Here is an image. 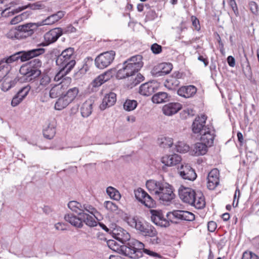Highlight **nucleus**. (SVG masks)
Listing matches in <instances>:
<instances>
[{"label":"nucleus","mask_w":259,"mask_h":259,"mask_svg":"<svg viewBox=\"0 0 259 259\" xmlns=\"http://www.w3.org/2000/svg\"><path fill=\"white\" fill-rule=\"evenodd\" d=\"M96 211V210L93 214H91L92 215L88 214L89 212L87 211H83L81 213H79V216L81 217L82 223H84L86 225L90 227L96 226L98 224V222L95 219L96 217L94 213Z\"/></svg>","instance_id":"393cba45"},{"label":"nucleus","mask_w":259,"mask_h":259,"mask_svg":"<svg viewBox=\"0 0 259 259\" xmlns=\"http://www.w3.org/2000/svg\"><path fill=\"white\" fill-rule=\"evenodd\" d=\"M173 144L172 139L171 138H164V141L161 142V144L163 145V147L167 146V147H170Z\"/></svg>","instance_id":"338daca9"},{"label":"nucleus","mask_w":259,"mask_h":259,"mask_svg":"<svg viewBox=\"0 0 259 259\" xmlns=\"http://www.w3.org/2000/svg\"><path fill=\"white\" fill-rule=\"evenodd\" d=\"M162 64L160 63L156 66H155L151 70L152 74L155 77H159L162 76Z\"/></svg>","instance_id":"49530a36"},{"label":"nucleus","mask_w":259,"mask_h":259,"mask_svg":"<svg viewBox=\"0 0 259 259\" xmlns=\"http://www.w3.org/2000/svg\"><path fill=\"white\" fill-rule=\"evenodd\" d=\"M197 92L196 88L193 85L183 86L177 90V94L185 98L192 97Z\"/></svg>","instance_id":"412c9836"},{"label":"nucleus","mask_w":259,"mask_h":259,"mask_svg":"<svg viewBox=\"0 0 259 259\" xmlns=\"http://www.w3.org/2000/svg\"><path fill=\"white\" fill-rule=\"evenodd\" d=\"M51 81V78L48 74L42 75L40 80V85L42 87H46Z\"/></svg>","instance_id":"864d4df0"},{"label":"nucleus","mask_w":259,"mask_h":259,"mask_svg":"<svg viewBox=\"0 0 259 259\" xmlns=\"http://www.w3.org/2000/svg\"><path fill=\"white\" fill-rule=\"evenodd\" d=\"M33 30L31 23H27L10 29L6 36L8 38L12 39H23L31 36L33 33Z\"/></svg>","instance_id":"39448f33"},{"label":"nucleus","mask_w":259,"mask_h":259,"mask_svg":"<svg viewBox=\"0 0 259 259\" xmlns=\"http://www.w3.org/2000/svg\"><path fill=\"white\" fill-rule=\"evenodd\" d=\"M151 50L154 54H158L162 52V47L156 44H153L151 46Z\"/></svg>","instance_id":"4d7b16f0"},{"label":"nucleus","mask_w":259,"mask_h":259,"mask_svg":"<svg viewBox=\"0 0 259 259\" xmlns=\"http://www.w3.org/2000/svg\"><path fill=\"white\" fill-rule=\"evenodd\" d=\"M64 219L75 227L81 228L83 227L80 216L77 217L72 213H68L64 216Z\"/></svg>","instance_id":"c85d7f7f"},{"label":"nucleus","mask_w":259,"mask_h":259,"mask_svg":"<svg viewBox=\"0 0 259 259\" xmlns=\"http://www.w3.org/2000/svg\"><path fill=\"white\" fill-rule=\"evenodd\" d=\"M107 194L111 198L118 200L120 198V194L118 190L112 187H108L106 189Z\"/></svg>","instance_id":"a19ab883"},{"label":"nucleus","mask_w":259,"mask_h":259,"mask_svg":"<svg viewBox=\"0 0 259 259\" xmlns=\"http://www.w3.org/2000/svg\"><path fill=\"white\" fill-rule=\"evenodd\" d=\"M140 69L131 63H126L125 61L123 63L122 68L120 69L116 73V77L118 79L125 78L132 76L139 71Z\"/></svg>","instance_id":"9b49d317"},{"label":"nucleus","mask_w":259,"mask_h":259,"mask_svg":"<svg viewBox=\"0 0 259 259\" xmlns=\"http://www.w3.org/2000/svg\"><path fill=\"white\" fill-rule=\"evenodd\" d=\"M162 76L165 75L171 71L172 69V65L169 63H162Z\"/></svg>","instance_id":"8fccbe9b"},{"label":"nucleus","mask_w":259,"mask_h":259,"mask_svg":"<svg viewBox=\"0 0 259 259\" xmlns=\"http://www.w3.org/2000/svg\"><path fill=\"white\" fill-rule=\"evenodd\" d=\"M144 244L135 239H131L128 241L120 245V253L134 259H138L143 256L142 249Z\"/></svg>","instance_id":"f03ea898"},{"label":"nucleus","mask_w":259,"mask_h":259,"mask_svg":"<svg viewBox=\"0 0 259 259\" xmlns=\"http://www.w3.org/2000/svg\"><path fill=\"white\" fill-rule=\"evenodd\" d=\"M127 223L130 226L135 228L142 234L146 230V226L147 227L149 224L146 222H142L135 218H128Z\"/></svg>","instance_id":"cd10ccee"},{"label":"nucleus","mask_w":259,"mask_h":259,"mask_svg":"<svg viewBox=\"0 0 259 259\" xmlns=\"http://www.w3.org/2000/svg\"><path fill=\"white\" fill-rule=\"evenodd\" d=\"M136 199L148 208H153L156 206V202L152 197L141 188L135 191Z\"/></svg>","instance_id":"1a4fd4ad"},{"label":"nucleus","mask_w":259,"mask_h":259,"mask_svg":"<svg viewBox=\"0 0 259 259\" xmlns=\"http://www.w3.org/2000/svg\"><path fill=\"white\" fill-rule=\"evenodd\" d=\"M157 89L154 83L151 81L142 84L139 88V93L144 96H149L152 95Z\"/></svg>","instance_id":"5701e85b"},{"label":"nucleus","mask_w":259,"mask_h":259,"mask_svg":"<svg viewBox=\"0 0 259 259\" xmlns=\"http://www.w3.org/2000/svg\"><path fill=\"white\" fill-rule=\"evenodd\" d=\"M168 94L165 92H158L154 95L152 100L154 103L160 104L168 101Z\"/></svg>","instance_id":"4c0bfd02"},{"label":"nucleus","mask_w":259,"mask_h":259,"mask_svg":"<svg viewBox=\"0 0 259 259\" xmlns=\"http://www.w3.org/2000/svg\"><path fill=\"white\" fill-rule=\"evenodd\" d=\"M142 250H143V251L142 252H145L147 254H148V255L152 256H156V257H158L159 258L161 257L160 255H159V254L157 253L156 252H154L152 251H150V250H149L148 249H145L144 248L143 249H142Z\"/></svg>","instance_id":"774afa93"},{"label":"nucleus","mask_w":259,"mask_h":259,"mask_svg":"<svg viewBox=\"0 0 259 259\" xmlns=\"http://www.w3.org/2000/svg\"><path fill=\"white\" fill-rule=\"evenodd\" d=\"M250 10L254 15L258 14V6L254 2H251L249 4Z\"/></svg>","instance_id":"680f3d73"},{"label":"nucleus","mask_w":259,"mask_h":259,"mask_svg":"<svg viewBox=\"0 0 259 259\" xmlns=\"http://www.w3.org/2000/svg\"><path fill=\"white\" fill-rule=\"evenodd\" d=\"M206 116L205 115H202L201 116H197L195 118L192 125V132L194 134H199L200 135L203 132L206 126H209L210 125H205Z\"/></svg>","instance_id":"dca6fc26"},{"label":"nucleus","mask_w":259,"mask_h":259,"mask_svg":"<svg viewBox=\"0 0 259 259\" xmlns=\"http://www.w3.org/2000/svg\"><path fill=\"white\" fill-rule=\"evenodd\" d=\"M22 10H23V9L19 7L18 8L11 10V8L9 7V8L6 9L4 11H3V12L1 13V15L2 16H4L3 14H5L7 11H8L7 13V14H5V16H12V15L19 13Z\"/></svg>","instance_id":"a18cd8bd"},{"label":"nucleus","mask_w":259,"mask_h":259,"mask_svg":"<svg viewBox=\"0 0 259 259\" xmlns=\"http://www.w3.org/2000/svg\"><path fill=\"white\" fill-rule=\"evenodd\" d=\"M60 70L56 74L54 77V80L56 81H58L61 80L63 77H64L66 75L68 74L70 71H67L65 69H63L61 67H59Z\"/></svg>","instance_id":"de8ad7c7"},{"label":"nucleus","mask_w":259,"mask_h":259,"mask_svg":"<svg viewBox=\"0 0 259 259\" xmlns=\"http://www.w3.org/2000/svg\"><path fill=\"white\" fill-rule=\"evenodd\" d=\"M166 217L169 222L177 224L179 221H192L195 219L194 214L188 211L176 210L167 213Z\"/></svg>","instance_id":"423d86ee"},{"label":"nucleus","mask_w":259,"mask_h":259,"mask_svg":"<svg viewBox=\"0 0 259 259\" xmlns=\"http://www.w3.org/2000/svg\"><path fill=\"white\" fill-rule=\"evenodd\" d=\"M189 147L184 143H180L176 146V150L180 153H185L189 150Z\"/></svg>","instance_id":"5fc2aeb1"},{"label":"nucleus","mask_w":259,"mask_h":259,"mask_svg":"<svg viewBox=\"0 0 259 259\" xmlns=\"http://www.w3.org/2000/svg\"><path fill=\"white\" fill-rule=\"evenodd\" d=\"M217 227V223L214 221H209L207 224V228L209 232H214L215 230Z\"/></svg>","instance_id":"0e129e2a"},{"label":"nucleus","mask_w":259,"mask_h":259,"mask_svg":"<svg viewBox=\"0 0 259 259\" xmlns=\"http://www.w3.org/2000/svg\"><path fill=\"white\" fill-rule=\"evenodd\" d=\"M162 184V183L161 182H157L153 180H150L147 181L146 185L148 190L151 193L153 192L155 195H156V191H158L159 187L161 186Z\"/></svg>","instance_id":"e433bc0d"},{"label":"nucleus","mask_w":259,"mask_h":259,"mask_svg":"<svg viewBox=\"0 0 259 259\" xmlns=\"http://www.w3.org/2000/svg\"><path fill=\"white\" fill-rule=\"evenodd\" d=\"M180 77L179 72H175L166 79L164 86L169 90H175L180 84L179 79Z\"/></svg>","instance_id":"aec40b11"},{"label":"nucleus","mask_w":259,"mask_h":259,"mask_svg":"<svg viewBox=\"0 0 259 259\" xmlns=\"http://www.w3.org/2000/svg\"><path fill=\"white\" fill-rule=\"evenodd\" d=\"M93 102L92 100H88L84 102L81 108L80 112L83 117H89L92 112Z\"/></svg>","instance_id":"473e14b6"},{"label":"nucleus","mask_w":259,"mask_h":259,"mask_svg":"<svg viewBox=\"0 0 259 259\" xmlns=\"http://www.w3.org/2000/svg\"><path fill=\"white\" fill-rule=\"evenodd\" d=\"M196 192L191 188L181 186L179 189V195L180 199L184 202L190 204L193 203Z\"/></svg>","instance_id":"4468645a"},{"label":"nucleus","mask_w":259,"mask_h":259,"mask_svg":"<svg viewBox=\"0 0 259 259\" xmlns=\"http://www.w3.org/2000/svg\"><path fill=\"white\" fill-rule=\"evenodd\" d=\"M155 196L163 203L170 202L175 197L172 186L166 183H162L159 186Z\"/></svg>","instance_id":"0eeeda50"},{"label":"nucleus","mask_w":259,"mask_h":259,"mask_svg":"<svg viewBox=\"0 0 259 259\" xmlns=\"http://www.w3.org/2000/svg\"><path fill=\"white\" fill-rule=\"evenodd\" d=\"M115 52L113 51L101 53L95 59L96 66L99 69H104L109 66L114 59Z\"/></svg>","instance_id":"6e6552de"},{"label":"nucleus","mask_w":259,"mask_h":259,"mask_svg":"<svg viewBox=\"0 0 259 259\" xmlns=\"http://www.w3.org/2000/svg\"><path fill=\"white\" fill-rule=\"evenodd\" d=\"M157 234V232L155 228L150 224H148L147 227L146 226V230L142 234L144 236L150 237H155Z\"/></svg>","instance_id":"79ce46f5"},{"label":"nucleus","mask_w":259,"mask_h":259,"mask_svg":"<svg viewBox=\"0 0 259 259\" xmlns=\"http://www.w3.org/2000/svg\"><path fill=\"white\" fill-rule=\"evenodd\" d=\"M204 130L203 132L200 134V141L206 146L210 147L213 144L215 137L214 130L212 126L210 125L209 126H206L205 130Z\"/></svg>","instance_id":"2eb2a0df"},{"label":"nucleus","mask_w":259,"mask_h":259,"mask_svg":"<svg viewBox=\"0 0 259 259\" xmlns=\"http://www.w3.org/2000/svg\"><path fill=\"white\" fill-rule=\"evenodd\" d=\"M142 60L143 57L142 55H136L129 58L126 61V63H131L132 65L137 67V68L140 69L143 66Z\"/></svg>","instance_id":"c9c22d12"},{"label":"nucleus","mask_w":259,"mask_h":259,"mask_svg":"<svg viewBox=\"0 0 259 259\" xmlns=\"http://www.w3.org/2000/svg\"><path fill=\"white\" fill-rule=\"evenodd\" d=\"M179 172L180 176L185 180L193 181L197 177L195 170L188 164L182 165Z\"/></svg>","instance_id":"f3484780"},{"label":"nucleus","mask_w":259,"mask_h":259,"mask_svg":"<svg viewBox=\"0 0 259 259\" xmlns=\"http://www.w3.org/2000/svg\"><path fill=\"white\" fill-rule=\"evenodd\" d=\"M63 30L61 28H55L46 32L44 35L45 42L37 45V48L47 46L50 44L55 42L62 35Z\"/></svg>","instance_id":"9d476101"},{"label":"nucleus","mask_w":259,"mask_h":259,"mask_svg":"<svg viewBox=\"0 0 259 259\" xmlns=\"http://www.w3.org/2000/svg\"><path fill=\"white\" fill-rule=\"evenodd\" d=\"M30 89V87L29 85L25 86L22 88L17 93V95L22 100H23L25 97L27 95Z\"/></svg>","instance_id":"09e8293b"},{"label":"nucleus","mask_w":259,"mask_h":259,"mask_svg":"<svg viewBox=\"0 0 259 259\" xmlns=\"http://www.w3.org/2000/svg\"><path fill=\"white\" fill-rule=\"evenodd\" d=\"M242 259H259V256L251 251H245L243 253Z\"/></svg>","instance_id":"3c124183"},{"label":"nucleus","mask_w":259,"mask_h":259,"mask_svg":"<svg viewBox=\"0 0 259 259\" xmlns=\"http://www.w3.org/2000/svg\"><path fill=\"white\" fill-rule=\"evenodd\" d=\"M151 221L156 225L162 227H167L169 226L168 220L164 217L161 210L151 209Z\"/></svg>","instance_id":"ddd939ff"},{"label":"nucleus","mask_w":259,"mask_h":259,"mask_svg":"<svg viewBox=\"0 0 259 259\" xmlns=\"http://www.w3.org/2000/svg\"><path fill=\"white\" fill-rule=\"evenodd\" d=\"M62 17H47V18L37 23H31L33 30L36 29L38 27L46 25H52L59 21Z\"/></svg>","instance_id":"72a5a7b5"},{"label":"nucleus","mask_w":259,"mask_h":259,"mask_svg":"<svg viewBox=\"0 0 259 259\" xmlns=\"http://www.w3.org/2000/svg\"><path fill=\"white\" fill-rule=\"evenodd\" d=\"M46 50L43 48H39L31 49L28 51H23L18 52L14 54L9 56L7 58L3 59L1 62L5 63V69L6 70V67L8 66L9 71H10L9 63L20 59L21 62H25L33 58L37 57L44 54Z\"/></svg>","instance_id":"f257e3e1"},{"label":"nucleus","mask_w":259,"mask_h":259,"mask_svg":"<svg viewBox=\"0 0 259 259\" xmlns=\"http://www.w3.org/2000/svg\"><path fill=\"white\" fill-rule=\"evenodd\" d=\"M208 147L202 142L197 143L194 146L193 152L195 156L203 155L207 152Z\"/></svg>","instance_id":"f704fd0d"},{"label":"nucleus","mask_w":259,"mask_h":259,"mask_svg":"<svg viewBox=\"0 0 259 259\" xmlns=\"http://www.w3.org/2000/svg\"><path fill=\"white\" fill-rule=\"evenodd\" d=\"M112 234L113 237L122 244L131 239L130 234L125 230L118 227L114 228L112 230Z\"/></svg>","instance_id":"6ab92c4d"},{"label":"nucleus","mask_w":259,"mask_h":259,"mask_svg":"<svg viewBox=\"0 0 259 259\" xmlns=\"http://www.w3.org/2000/svg\"><path fill=\"white\" fill-rule=\"evenodd\" d=\"M78 93V88L74 87L69 89L67 92L65 91V93L63 94V96L70 103L74 100Z\"/></svg>","instance_id":"58836bf2"},{"label":"nucleus","mask_w":259,"mask_h":259,"mask_svg":"<svg viewBox=\"0 0 259 259\" xmlns=\"http://www.w3.org/2000/svg\"><path fill=\"white\" fill-rule=\"evenodd\" d=\"M69 104V102L64 96H61L55 104V109L57 110H61L66 107Z\"/></svg>","instance_id":"ea45409f"},{"label":"nucleus","mask_w":259,"mask_h":259,"mask_svg":"<svg viewBox=\"0 0 259 259\" xmlns=\"http://www.w3.org/2000/svg\"><path fill=\"white\" fill-rule=\"evenodd\" d=\"M108 247L114 251H118L120 253V246L118 245L116 242L113 240H109L107 241Z\"/></svg>","instance_id":"603ef678"},{"label":"nucleus","mask_w":259,"mask_h":259,"mask_svg":"<svg viewBox=\"0 0 259 259\" xmlns=\"http://www.w3.org/2000/svg\"><path fill=\"white\" fill-rule=\"evenodd\" d=\"M144 77L141 74H138L135 79V80L133 82V86H136L137 84L144 80Z\"/></svg>","instance_id":"69168bd1"},{"label":"nucleus","mask_w":259,"mask_h":259,"mask_svg":"<svg viewBox=\"0 0 259 259\" xmlns=\"http://www.w3.org/2000/svg\"><path fill=\"white\" fill-rule=\"evenodd\" d=\"M137 105V102L135 100H126L123 104V108L125 110L131 111L134 110Z\"/></svg>","instance_id":"37998d69"},{"label":"nucleus","mask_w":259,"mask_h":259,"mask_svg":"<svg viewBox=\"0 0 259 259\" xmlns=\"http://www.w3.org/2000/svg\"><path fill=\"white\" fill-rule=\"evenodd\" d=\"M3 82L2 84V90L6 92L10 90L11 88L15 86L16 83L18 81V79L17 78L13 79L12 77L10 76L9 72L8 74H5V75L3 76V79L2 80Z\"/></svg>","instance_id":"a878e982"},{"label":"nucleus","mask_w":259,"mask_h":259,"mask_svg":"<svg viewBox=\"0 0 259 259\" xmlns=\"http://www.w3.org/2000/svg\"><path fill=\"white\" fill-rule=\"evenodd\" d=\"M42 65V62L39 58L31 60L28 65L21 68L20 71L26 77V79L31 81L41 74L39 68Z\"/></svg>","instance_id":"20e7f679"},{"label":"nucleus","mask_w":259,"mask_h":259,"mask_svg":"<svg viewBox=\"0 0 259 259\" xmlns=\"http://www.w3.org/2000/svg\"><path fill=\"white\" fill-rule=\"evenodd\" d=\"M62 83V82L59 84L55 85L50 90L49 94L51 98H59L63 96V94L65 93V88Z\"/></svg>","instance_id":"c756f323"},{"label":"nucleus","mask_w":259,"mask_h":259,"mask_svg":"<svg viewBox=\"0 0 259 259\" xmlns=\"http://www.w3.org/2000/svg\"><path fill=\"white\" fill-rule=\"evenodd\" d=\"M62 30H63V33H71L75 32L76 31V28L71 24L62 28Z\"/></svg>","instance_id":"052dcab7"},{"label":"nucleus","mask_w":259,"mask_h":259,"mask_svg":"<svg viewBox=\"0 0 259 259\" xmlns=\"http://www.w3.org/2000/svg\"><path fill=\"white\" fill-rule=\"evenodd\" d=\"M104 206L108 210L112 212L118 213V208L117 205L111 201H105L104 202Z\"/></svg>","instance_id":"c03bdc74"},{"label":"nucleus","mask_w":259,"mask_h":259,"mask_svg":"<svg viewBox=\"0 0 259 259\" xmlns=\"http://www.w3.org/2000/svg\"><path fill=\"white\" fill-rule=\"evenodd\" d=\"M182 108L179 103H169L165 105L162 108L163 113L167 116H171L177 113Z\"/></svg>","instance_id":"4be33fe9"},{"label":"nucleus","mask_w":259,"mask_h":259,"mask_svg":"<svg viewBox=\"0 0 259 259\" xmlns=\"http://www.w3.org/2000/svg\"><path fill=\"white\" fill-rule=\"evenodd\" d=\"M105 78L103 77V76L102 74L98 76L97 78H96L94 80V83L95 87L100 86L103 83L106 82L104 81Z\"/></svg>","instance_id":"bf43d9fd"},{"label":"nucleus","mask_w":259,"mask_h":259,"mask_svg":"<svg viewBox=\"0 0 259 259\" xmlns=\"http://www.w3.org/2000/svg\"><path fill=\"white\" fill-rule=\"evenodd\" d=\"M68 207L72 211L77 213L79 216V213H81L83 211H87L91 214H93L96 211V209L92 206L87 204L82 205L76 201H70L69 202Z\"/></svg>","instance_id":"f8f14e48"},{"label":"nucleus","mask_w":259,"mask_h":259,"mask_svg":"<svg viewBox=\"0 0 259 259\" xmlns=\"http://www.w3.org/2000/svg\"><path fill=\"white\" fill-rule=\"evenodd\" d=\"M192 18V28L197 31H199L200 29V25L199 20L197 17H191Z\"/></svg>","instance_id":"13d9d810"},{"label":"nucleus","mask_w":259,"mask_h":259,"mask_svg":"<svg viewBox=\"0 0 259 259\" xmlns=\"http://www.w3.org/2000/svg\"><path fill=\"white\" fill-rule=\"evenodd\" d=\"M115 70L114 69H110L108 70L107 71L104 72V73L102 74V75L103 76V77L105 78L104 81H108L109 80L113 75V74L115 73Z\"/></svg>","instance_id":"6e6d98bb"},{"label":"nucleus","mask_w":259,"mask_h":259,"mask_svg":"<svg viewBox=\"0 0 259 259\" xmlns=\"http://www.w3.org/2000/svg\"><path fill=\"white\" fill-rule=\"evenodd\" d=\"M74 49L69 47L63 50L56 58V65L66 71H71L75 64Z\"/></svg>","instance_id":"7ed1b4c3"},{"label":"nucleus","mask_w":259,"mask_h":259,"mask_svg":"<svg viewBox=\"0 0 259 259\" xmlns=\"http://www.w3.org/2000/svg\"><path fill=\"white\" fill-rule=\"evenodd\" d=\"M116 101V95L113 92L106 94L103 99L102 104L100 105L101 110L113 105Z\"/></svg>","instance_id":"b1692460"},{"label":"nucleus","mask_w":259,"mask_h":259,"mask_svg":"<svg viewBox=\"0 0 259 259\" xmlns=\"http://www.w3.org/2000/svg\"><path fill=\"white\" fill-rule=\"evenodd\" d=\"M194 202L190 205L195 206L198 209H201L205 206V202L203 194L199 191L196 192L194 198Z\"/></svg>","instance_id":"2f4dec72"},{"label":"nucleus","mask_w":259,"mask_h":259,"mask_svg":"<svg viewBox=\"0 0 259 259\" xmlns=\"http://www.w3.org/2000/svg\"><path fill=\"white\" fill-rule=\"evenodd\" d=\"M23 100L16 94L12 99L11 105L13 107L17 106Z\"/></svg>","instance_id":"e2e57ef3"},{"label":"nucleus","mask_w":259,"mask_h":259,"mask_svg":"<svg viewBox=\"0 0 259 259\" xmlns=\"http://www.w3.org/2000/svg\"><path fill=\"white\" fill-rule=\"evenodd\" d=\"M180 155L174 154L171 155H166L161 158V161L165 166H172L178 164L181 161Z\"/></svg>","instance_id":"bb28decb"},{"label":"nucleus","mask_w":259,"mask_h":259,"mask_svg":"<svg viewBox=\"0 0 259 259\" xmlns=\"http://www.w3.org/2000/svg\"><path fill=\"white\" fill-rule=\"evenodd\" d=\"M207 187L209 190H214L219 184V171L217 168L212 169L207 175Z\"/></svg>","instance_id":"a211bd4d"},{"label":"nucleus","mask_w":259,"mask_h":259,"mask_svg":"<svg viewBox=\"0 0 259 259\" xmlns=\"http://www.w3.org/2000/svg\"><path fill=\"white\" fill-rule=\"evenodd\" d=\"M56 134V124L52 121L48 123L47 126L43 130V135L45 138L52 139Z\"/></svg>","instance_id":"7c9ffc66"}]
</instances>
